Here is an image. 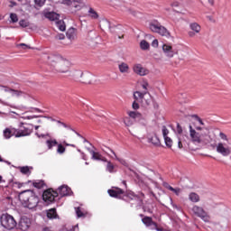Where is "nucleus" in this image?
Wrapping results in <instances>:
<instances>
[{
    "label": "nucleus",
    "instance_id": "e433bc0d",
    "mask_svg": "<svg viewBox=\"0 0 231 231\" xmlns=\"http://www.w3.org/2000/svg\"><path fill=\"white\" fill-rule=\"evenodd\" d=\"M16 48H21V50H32V47H30V45H27L26 43L17 44Z\"/></svg>",
    "mask_w": 231,
    "mask_h": 231
},
{
    "label": "nucleus",
    "instance_id": "f704fd0d",
    "mask_svg": "<svg viewBox=\"0 0 231 231\" xmlns=\"http://www.w3.org/2000/svg\"><path fill=\"white\" fill-rule=\"evenodd\" d=\"M106 171H108V172H111V173L115 172V165H113L111 162H107Z\"/></svg>",
    "mask_w": 231,
    "mask_h": 231
},
{
    "label": "nucleus",
    "instance_id": "052dcab7",
    "mask_svg": "<svg viewBox=\"0 0 231 231\" xmlns=\"http://www.w3.org/2000/svg\"><path fill=\"white\" fill-rule=\"evenodd\" d=\"M42 231H53V230H51V227H43L42 228Z\"/></svg>",
    "mask_w": 231,
    "mask_h": 231
},
{
    "label": "nucleus",
    "instance_id": "a18cd8bd",
    "mask_svg": "<svg viewBox=\"0 0 231 231\" xmlns=\"http://www.w3.org/2000/svg\"><path fill=\"white\" fill-rule=\"evenodd\" d=\"M44 3H46V0H34V4L37 6H44Z\"/></svg>",
    "mask_w": 231,
    "mask_h": 231
},
{
    "label": "nucleus",
    "instance_id": "603ef678",
    "mask_svg": "<svg viewBox=\"0 0 231 231\" xmlns=\"http://www.w3.org/2000/svg\"><path fill=\"white\" fill-rule=\"evenodd\" d=\"M93 42H95V40L88 36L87 44H88L89 46H93Z\"/></svg>",
    "mask_w": 231,
    "mask_h": 231
},
{
    "label": "nucleus",
    "instance_id": "4d7b16f0",
    "mask_svg": "<svg viewBox=\"0 0 231 231\" xmlns=\"http://www.w3.org/2000/svg\"><path fill=\"white\" fill-rule=\"evenodd\" d=\"M172 192H174V194H176V196H179V194L181 192V189H174V190Z\"/></svg>",
    "mask_w": 231,
    "mask_h": 231
},
{
    "label": "nucleus",
    "instance_id": "a211bd4d",
    "mask_svg": "<svg viewBox=\"0 0 231 231\" xmlns=\"http://www.w3.org/2000/svg\"><path fill=\"white\" fill-rule=\"evenodd\" d=\"M11 95L16 98H21V97H23V98H28L30 97V95L26 94L25 92L22 90H15L14 88L11 90Z\"/></svg>",
    "mask_w": 231,
    "mask_h": 231
},
{
    "label": "nucleus",
    "instance_id": "a878e982",
    "mask_svg": "<svg viewBox=\"0 0 231 231\" xmlns=\"http://www.w3.org/2000/svg\"><path fill=\"white\" fill-rule=\"evenodd\" d=\"M33 187H35V189H43L44 187H46V183H44V180H36L34 182H32Z\"/></svg>",
    "mask_w": 231,
    "mask_h": 231
},
{
    "label": "nucleus",
    "instance_id": "f3484780",
    "mask_svg": "<svg viewBox=\"0 0 231 231\" xmlns=\"http://www.w3.org/2000/svg\"><path fill=\"white\" fill-rule=\"evenodd\" d=\"M118 69H119L120 73H122L123 75H129V73H130L129 64H127L125 62L119 63Z\"/></svg>",
    "mask_w": 231,
    "mask_h": 231
},
{
    "label": "nucleus",
    "instance_id": "dca6fc26",
    "mask_svg": "<svg viewBox=\"0 0 231 231\" xmlns=\"http://www.w3.org/2000/svg\"><path fill=\"white\" fill-rule=\"evenodd\" d=\"M43 15L46 19H49V21H59V17H60V15L55 12L47 11H43Z\"/></svg>",
    "mask_w": 231,
    "mask_h": 231
},
{
    "label": "nucleus",
    "instance_id": "393cba45",
    "mask_svg": "<svg viewBox=\"0 0 231 231\" xmlns=\"http://www.w3.org/2000/svg\"><path fill=\"white\" fill-rule=\"evenodd\" d=\"M32 131L28 128H26L23 131L17 132L15 134L16 138H21V136H29L31 134Z\"/></svg>",
    "mask_w": 231,
    "mask_h": 231
},
{
    "label": "nucleus",
    "instance_id": "bb28decb",
    "mask_svg": "<svg viewBox=\"0 0 231 231\" xmlns=\"http://www.w3.org/2000/svg\"><path fill=\"white\" fill-rule=\"evenodd\" d=\"M140 48L141 50L147 51L151 48V45L149 44V42H147V41L142 40L140 42Z\"/></svg>",
    "mask_w": 231,
    "mask_h": 231
},
{
    "label": "nucleus",
    "instance_id": "09e8293b",
    "mask_svg": "<svg viewBox=\"0 0 231 231\" xmlns=\"http://www.w3.org/2000/svg\"><path fill=\"white\" fill-rule=\"evenodd\" d=\"M183 145H185L183 143V137H179V142H178V147L179 149H183Z\"/></svg>",
    "mask_w": 231,
    "mask_h": 231
},
{
    "label": "nucleus",
    "instance_id": "58836bf2",
    "mask_svg": "<svg viewBox=\"0 0 231 231\" xmlns=\"http://www.w3.org/2000/svg\"><path fill=\"white\" fill-rule=\"evenodd\" d=\"M11 23H17L19 21V17L16 14L11 13L10 14Z\"/></svg>",
    "mask_w": 231,
    "mask_h": 231
},
{
    "label": "nucleus",
    "instance_id": "c756f323",
    "mask_svg": "<svg viewBox=\"0 0 231 231\" xmlns=\"http://www.w3.org/2000/svg\"><path fill=\"white\" fill-rule=\"evenodd\" d=\"M59 143H57V140H47L46 144L48 146V149H53L55 145H58Z\"/></svg>",
    "mask_w": 231,
    "mask_h": 231
},
{
    "label": "nucleus",
    "instance_id": "0eeeda50",
    "mask_svg": "<svg viewBox=\"0 0 231 231\" xmlns=\"http://www.w3.org/2000/svg\"><path fill=\"white\" fill-rule=\"evenodd\" d=\"M193 214L197 216V217H200L202 221H205L206 223H208L210 221V216H208V213L203 208V207L195 205L191 208Z\"/></svg>",
    "mask_w": 231,
    "mask_h": 231
},
{
    "label": "nucleus",
    "instance_id": "bf43d9fd",
    "mask_svg": "<svg viewBox=\"0 0 231 231\" xmlns=\"http://www.w3.org/2000/svg\"><path fill=\"white\" fill-rule=\"evenodd\" d=\"M195 119L197 120V122H199L201 125H203V120H201V118L199 116H195Z\"/></svg>",
    "mask_w": 231,
    "mask_h": 231
},
{
    "label": "nucleus",
    "instance_id": "4c0bfd02",
    "mask_svg": "<svg viewBox=\"0 0 231 231\" xmlns=\"http://www.w3.org/2000/svg\"><path fill=\"white\" fill-rule=\"evenodd\" d=\"M19 24L22 28H28V26H30V22L26 21V20H21L19 22Z\"/></svg>",
    "mask_w": 231,
    "mask_h": 231
},
{
    "label": "nucleus",
    "instance_id": "2eb2a0df",
    "mask_svg": "<svg viewBox=\"0 0 231 231\" xmlns=\"http://www.w3.org/2000/svg\"><path fill=\"white\" fill-rule=\"evenodd\" d=\"M108 194L111 198H122V194H125L124 189L120 188H116L114 189H108Z\"/></svg>",
    "mask_w": 231,
    "mask_h": 231
},
{
    "label": "nucleus",
    "instance_id": "4be33fe9",
    "mask_svg": "<svg viewBox=\"0 0 231 231\" xmlns=\"http://www.w3.org/2000/svg\"><path fill=\"white\" fill-rule=\"evenodd\" d=\"M59 215H57V209L56 208H51L47 211V217L49 219H57Z\"/></svg>",
    "mask_w": 231,
    "mask_h": 231
},
{
    "label": "nucleus",
    "instance_id": "f03ea898",
    "mask_svg": "<svg viewBox=\"0 0 231 231\" xmlns=\"http://www.w3.org/2000/svg\"><path fill=\"white\" fill-rule=\"evenodd\" d=\"M22 205L31 210L37 208L39 205V197L35 195V192L32 189H26L19 193L18 196Z\"/></svg>",
    "mask_w": 231,
    "mask_h": 231
},
{
    "label": "nucleus",
    "instance_id": "72a5a7b5",
    "mask_svg": "<svg viewBox=\"0 0 231 231\" xmlns=\"http://www.w3.org/2000/svg\"><path fill=\"white\" fill-rule=\"evenodd\" d=\"M4 136L7 140L12 138V130H10V128H6L5 130H4Z\"/></svg>",
    "mask_w": 231,
    "mask_h": 231
},
{
    "label": "nucleus",
    "instance_id": "8fccbe9b",
    "mask_svg": "<svg viewBox=\"0 0 231 231\" xmlns=\"http://www.w3.org/2000/svg\"><path fill=\"white\" fill-rule=\"evenodd\" d=\"M219 137L221 138V140H225L226 142H228V136H226V135L225 134V133L220 132V133H219Z\"/></svg>",
    "mask_w": 231,
    "mask_h": 231
},
{
    "label": "nucleus",
    "instance_id": "ddd939ff",
    "mask_svg": "<svg viewBox=\"0 0 231 231\" xmlns=\"http://www.w3.org/2000/svg\"><path fill=\"white\" fill-rule=\"evenodd\" d=\"M56 192H58V196L60 194V198H64L65 196H71V188L68 187V185L60 186Z\"/></svg>",
    "mask_w": 231,
    "mask_h": 231
},
{
    "label": "nucleus",
    "instance_id": "412c9836",
    "mask_svg": "<svg viewBox=\"0 0 231 231\" xmlns=\"http://www.w3.org/2000/svg\"><path fill=\"white\" fill-rule=\"evenodd\" d=\"M143 225H145V226H156V223L154 221H152V217H144L142 219Z\"/></svg>",
    "mask_w": 231,
    "mask_h": 231
},
{
    "label": "nucleus",
    "instance_id": "6e6d98bb",
    "mask_svg": "<svg viewBox=\"0 0 231 231\" xmlns=\"http://www.w3.org/2000/svg\"><path fill=\"white\" fill-rule=\"evenodd\" d=\"M136 115H138V114L136 113V111H130V112H128V116H136Z\"/></svg>",
    "mask_w": 231,
    "mask_h": 231
},
{
    "label": "nucleus",
    "instance_id": "c9c22d12",
    "mask_svg": "<svg viewBox=\"0 0 231 231\" xmlns=\"http://www.w3.org/2000/svg\"><path fill=\"white\" fill-rule=\"evenodd\" d=\"M136 122H139L142 125H147V121L145 120V117L142 116H136Z\"/></svg>",
    "mask_w": 231,
    "mask_h": 231
},
{
    "label": "nucleus",
    "instance_id": "774afa93",
    "mask_svg": "<svg viewBox=\"0 0 231 231\" xmlns=\"http://www.w3.org/2000/svg\"><path fill=\"white\" fill-rule=\"evenodd\" d=\"M201 130H202L201 127H199V126H197V127H196V131H197L198 133H199V131H201Z\"/></svg>",
    "mask_w": 231,
    "mask_h": 231
},
{
    "label": "nucleus",
    "instance_id": "423d86ee",
    "mask_svg": "<svg viewBox=\"0 0 231 231\" xmlns=\"http://www.w3.org/2000/svg\"><path fill=\"white\" fill-rule=\"evenodd\" d=\"M0 222L2 226L7 230H14V228L17 226V221H15V218H14V217L8 213L1 216Z\"/></svg>",
    "mask_w": 231,
    "mask_h": 231
},
{
    "label": "nucleus",
    "instance_id": "2f4dec72",
    "mask_svg": "<svg viewBox=\"0 0 231 231\" xmlns=\"http://www.w3.org/2000/svg\"><path fill=\"white\" fill-rule=\"evenodd\" d=\"M19 170L22 174H32V171H30V167L28 166L19 167Z\"/></svg>",
    "mask_w": 231,
    "mask_h": 231
},
{
    "label": "nucleus",
    "instance_id": "b1692460",
    "mask_svg": "<svg viewBox=\"0 0 231 231\" xmlns=\"http://www.w3.org/2000/svg\"><path fill=\"white\" fill-rule=\"evenodd\" d=\"M190 30L195 33H199L201 32V26L198 23H192L189 24Z\"/></svg>",
    "mask_w": 231,
    "mask_h": 231
},
{
    "label": "nucleus",
    "instance_id": "f257e3e1",
    "mask_svg": "<svg viewBox=\"0 0 231 231\" xmlns=\"http://www.w3.org/2000/svg\"><path fill=\"white\" fill-rule=\"evenodd\" d=\"M47 64L57 73H68L69 71V61L55 54L47 56Z\"/></svg>",
    "mask_w": 231,
    "mask_h": 231
},
{
    "label": "nucleus",
    "instance_id": "680f3d73",
    "mask_svg": "<svg viewBox=\"0 0 231 231\" xmlns=\"http://www.w3.org/2000/svg\"><path fill=\"white\" fill-rule=\"evenodd\" d=\"M100 162H106L107 163V162H109V161H107V159L106 157L101 156Z\"/></svg>",
    "mask_w": 231,
    "mask_h": 231
},
{
    "label": "nucleus",
    "instance_id": "e2e57ef3",
    "mask_svg": "<svg viewBox=\"0 0 231 231\" xmlns=\"http://www.w3.org/2000/svg\"><path fill=\"white\" fill-rule=\"evenodd\" d=\"M189 37H194V35H196V33L194 32H189Z\"/></svg>",
    "mask_w": 231,
    "mask_h": 231
},
{
    "label": "nucleus",
    "instance_id": "9b49d317",
    "mask_svg": "<svg viewBox=\"0 0 231 231\" xmlns=\"http://www.w3.org/2000/svg\"><path fill=\"white\" fill-rule=\"evenodd\" d=\"M133 71H134V73H135V75H139V77H145L146 75H149V69L144 68L140 63L134 64Z\"/></svg>",
    "mask_w": 231,
    "mask_h": 231
},
{
    "label": "nucleus",
    "instance_id": "5fc2aeb1",
    "mask_svg": "<svg viewBox=\"0 0 231 231\" xmlns=\"http://www.w3.org/2000/svg\"><path fill=\"white\" fill-rule=\"evenodd\" d=\"M64 37H65L64 34L56 35V39H58L59 41H63Z\"/></svg>",
    "mask_w": 231,
    "mask_h": 231
},
{
    "label": "nucleus",
    "instance_id": "1a4fd4ad",
    "mask_svg": "<svg viewBox=\"0 0 231 231\" xmlns=\"http://www.w3.org/2000/svg\"><path fill=\"white\" fill-rule=\"evenodd\" d=\"M63 3L64 5H68V6L72 7L74 12H79L86 6V4L82 0H63Z\"/></svg>",
    "mask_w": 231,
    "mask_h": 231
},
{
    "label": "nucleus",
    "instance_id": "39448f33",
    "mask_svg": "<svg viewBox=\"0 0 231 231\" xmlns=\"http://www.w3.org/2000/svg\"><path fill=\"white\" fill-rule=\"evenodd\" d=\"M143 89L145 91H135L134 92V98L139 102H144L146 106H151V102H152V97L151 94L147 91V84H143Z\"/></svg>",
    "mask_w": 231,
    "mask_h": 231
},
{
    "label": "nucleus",
    "instance_id": "a19ab883",
    "mask_svg": "<svg viewBox=\"0 0 231 231\" xmlns=\"http://www.w3.org/2000/svg\"><path fill=\"white\" fill-rule=\"evenodd\" d=\"M164 142L169 148L172 147V139L171 137H164Z\"/></svg>",
    "mask_w": 231,
    "mask_h": 231
},
{
    "label": "nucleus",
    "instance_id": "7ed1b4c3",
    "mask_svg": "<svg viewBox=\"0 0 231 231\" xmlns=\"http://www.w3.org/2000/svg\"><path fill=\"white\" fill-rule=\"evenodd\" d=\"M189 138L193 143L198 145H207V143H210V136L194 130L192 125H189Z\"/></svg>",
    "mask_w": 231,
    "mask_h": 231
},
{
    "label": "nucleus",
    "instance_id": "20e7f679",
    "mask_svg": "<svg viewBox=\"0 0 231 231\" xmlns=\"http://www.w3.org/2000/svg\"><path fill=\"white\" fill-rule=\"evenodd\" d=\"M149 28L151 32H153V33H158L159 35H162V37H166L169 39L171 37V32L165 26L162 25L160 22L153 20L150 23Z\"/></svg>",
    "mask_w": 231,
    "mask_h": 231
},
{
    "label": "nucleus",
    "instance_id": "6e6552de",
    "mask_svg": "<svg viewBox=\"0 0 231 231\" xmlns=\"http://www.w3.org/2000/svg\"><path fill=\"white\" fill-rule=\"evenodd\" d=\"M55 198H59V191H55L51 189H46L42 194V199L47 205L53 203Z\"/></svg>",
    "mask_w": 231,
    "mask_h": 231
},
{
    "label": "nucleus",
    "instance_id": "cd10ccee",
    "mask_svg": "<svg viewBox=\"0 0 231 231\" xmlns=\"http://www.w3.org/2000/svg\"><path fill=\"white\" fill-rule=\"evenodd\" d=\"M88 15L91 17V19H98V13H97V11L91 7L88 9Z\"/></svg>",
    "mask_w": 231,
    "mask_h": 231
},
{
    "label": "nucleus",
    "instance_id": "0e129e2a",
    "mask_svg": "<svg viewBox=\"0 0 231 231\" xmlns=\"http://www.w3.org/2000/svg\"><path fill=\"white\" fill-rule=\"evenodd\" d=\"M32 113H39V109L38 108H32Z\"/></svg>",
    "mask_w": 231,
    "mask_h": 231
},
{
    "label": "nucleus",
    "instance_id": "5701e85b",
    "mask_svg": "<svg viewBox=\"0 0 231 231\" xmlns=\"http://www.w3.org/2000/svg\"><path fill=\"white\" fill-rule=\"evenodd\" d=\"M136 122V116H125L124 118V123L129 126V125H133V124H134Z\"/></svg>",
    "mask_w": 231,
    "mask_h": 231
},
{
    "label": "nucleus",
    "instance_id": "37998d69",
    "mask_svg": "<svg viewBox=\"0 0 231 231\" xmlns=\"http://www.w3.org/2000/svg\"><path fill=\"white\" fill-rule=\"evenodd\" d=\"M0 90L4 91L5 93H12L13 88L5 86H0Z\"/></svg>",
    "mask_w": 231,
    "mask_h": 231
},
{
    "label": "nucleus",
    "instance_id": "aec40b11",
    "mask_svg": "<svg viewBox=\"0 0 231 231\" xmlns=\"http://www.w3.org/2000/svg\"><path fill=\"white\" fill-rule=\"evenodd\" d=\"M67 37L69 41H75L77 39V30L75 28H69L67 32Z\"/></svg>",
    "mask_w": 231,
    "mask_h": 231
},
{
    "label": "nucleus",
    "instance_id": "338daca9",
    "mask_svg": "<svg viewBox=\"0 0 231 231\" xmlns=\"http://www.w3.org/2000/svg\"><path fill=\"white\" fill-rule=\"evenodd\" d=\"M168 190H171V192H173L174 188H172V186H169V187H168Z\"/></svg>",
    "mask_w": 231,
    "mask_h": 231
},
{
    "label": "nucleus",
    "instance_id": "79ce46f5",
    "mask_svg": "<svg viewBox=\"0 0 231 231\" xmlns=\"http://www.w3.org/2000/svg\"><path fill=\"white\" fill-rule=\"evenodd\" d=\"M137 102H138V100L135 99V101H134V103H133V105H132V107H133V109H134V110L140 109V105H139ZM139 102H142V103H143V101H139ZM143 104H145V101H143Z\"/></svg>",
    "mask_w": 231,
    "mask_h": 231
},
{
    "label": "nucleus",
    "instance_id": "de8ad7c7",
    "mask_svg": "<svg viewBox=\"0 0 231 231\" xmlns=\"http://www.w3.org/2000/svg\"><path fill=\"white\" fill-rule=\"evenodd\" d=\"M76 214L78 217H84V213L80 210V208H76Z\"/></svg>",
    "mask_w": 231,
    "mask_h": 231
},
{
    "label": "nucleus",
    "instance_id": "13d9d810",
    "mask_svg": "<svg viewBox=\"0 0 231 231\" xmlns=\"http://www.w3.org/2000/svg\"><path fill=\"white\" fill-rule=\"evenodd\" d=\"M15 185H17L18 189H21V187H23V185H26L24 182H15Z\"/></svg>",
    "mask_w": 231,
    "mask_h": 231
},
{
    "label": "nucleus",
    "instance_id": "4468645a",
    "mask_svg": "<svg viewBox=\"0 0 231 231\" xmlns=\"http://www.w3.org/2000/svg\"><path fill=\"white\" fill-rule=\"evenodd\" d=\"M162 51L168 59H172V57H174V50H172V46L169 44L162 45Z\"/></svg>",
    "mask_w": 231,
    "mask_h": 231
},
{
    "label": "nucleus",
    "instance_id": "49530a36",
    "mask_svg": "<svg viewBox=\"0 0 231 231\" xmlns=\"http://www.w3.org/2000/svg\"><path fill=\"white\" fill-rule=\"evenodd\" d=\"M179 138H182V143H183L184 145H187V144H188V143H187V140H189V136H188V135L180 134V135L179 136Z\"/></svg>",
    "mask_w": 231,
    "mask_h": 231
},
{
    "label": "nucleus",
    "instance_id": "f8f14e48",
    "mask_svg": "<svg viewBox=\"0 0 231 231\" xmlns=\"http://www.w3.org/2000/svg\"><path fill=\"white\" fill-rule=\"evenodd\" d=\"M30 225H32V221L27 217H23L18 224L20 230L26 231L30 228Z\"/></svg>",
    "mask_w": 231,
    "mask_h": 231
},
{
    "label": "nucleus",
    "instance_id": "864d4df0",
    "mask_svg": "<svg viewBox=\"0 0 231 231\" xmlns=\"http://www.w3.org/2000/svg\"><path fill=\"white\" fill-rule=\"evenodd\" d=\"M158 40H153L152 42V48H158Z\"/></svg>",
    "mask_w": 231,
    "mask_h": 231
},
{
    "label": "nucleus",
    "instance_id": "69168bd1",
    "mask_svg": "<svg viewBox=\"0 0 231 231\" xmlns=\"http://www.w3.org/2000/svg\"><path fill=\"white\" fill-rule=\"evenodd\" d=\"M208 3H209V5H211V6H214V0H208Z\"/></svg>",
    "mask_w": 231,
    "mask_h": 231
},
{
    "label": "nucleus",
    "instance_id": "7c9ffc66",
    "mask_svg": "<svg viewBox=\"0 0 231 231\" xmlns=\"http://www.w3.org/2000/svg\"><path fill=\"white\" fill-rule=\"evenodd\" d=\"M149 142L152 143V145H156V146L160 145V138H158L156 135L151 137L149 139Z\"/></svg>",
    "mask_w": 231,
    "mask_h": 231
},
{
    "label": "nucleus",
    "instance_id": "473e14b6",
    "mask_svg": "<svg viewBox=\"0 0 231 231\" xmlns=\"http://www.w3.org/2000/svg\"><path fill=\"white\" fill-rule=\"evenodd\" d=\"M56 24H57L59 30H60V32L66 31V25L64 24L63 21H57Z\"/></svg>",
    "mask_w": 231,
    "mask_h": 231
},
{
    "label": "nucleus",
    "instance_id": "c85d7f7f",
    "mask_svg": "<svg viewBox=\"0 0 231 231\" xmlns=\"http://www.w3.org/2000/svg\"><path fill=\"white\" fill-rule=\"evenodd\" d=\"M90 153L92 154V160H97L98 162L102 160V154H100L99 152L91 150Z\"/></svg>",
    "mask_w": 231,
    "mask_h": 231
},
{
    "label": "nucleus",
    "instance_id": "6ab92c4d",
    "mask_svg": "<svg viewBox=\"0 0 231 231\" xmlns=\"http://www.w3.org/2000/svg\"><path fill=\"white\" fill-rule=\"evenodd\" d=\"M189 199L191 203H199L201 201V198L196 192H190L189 194Z\"/></svg>",
    "mask_w": 231,
    "mask_h": 231
},
{
    "label": "nucleus",
    "instance_id": "c03bdc74",
    "mask_svg": "<svg viewBox=\"0 0 231 231\" xmlns=\"http://www.w3.org/2000/svg\"><path fill=\"white\" fill-rule=\"evenodd\" d=\"M169 134V129H167V126L163 125L162 126V136L163 138H167Z\"/></svg>",
    "mask_w": 231,
    "mask_h": 231
},
{
    "label": "nucleus",
    "instance_id": "9d476101",
    "mask_svg": "<svg viewBox=\"0 0 231 231\" xmlns=\"http://www.w3.org/2000/svg\"><path fill=\"white\" fill-rule=\"evenodd\" d=\"M217 152L222 156H230L231 147L226 143H218L217 144Z\"/></svg>",
    "mask_w": 231,
    "mask_h": 231
},
{
    "label": "nucleus",
    "instance_id": "ea45409f",
    "mask_svg": "<svg viewBox=\"0 0 231 231\" xmlns=\"http://www.w3.org/2000/svg\"><path fill=\"white\" fill-rule=\"evenodd\" d=\"M57 152L59 154H64L66 152V148L62 144L58 145Z\"/></svg>",
    "mask_w": 231,
    "mask_h": 231
},
{
    "label": "nucleus",
    "instance_id": "3c124183",
    "mask_svg": "<svg viewBox=\"0 0 231 231\" xmlns=\"http://www.w3.org/2000/svg\"><path fill=\"white\" fill-rule=\"evenodd\" d=\"M177 133L181 135V134L183 133V128L181 127V125H180V123L177 124Z\"/></svg>",
    "mask_w": 231,
    "mask_h": 231
}]
</instances>
